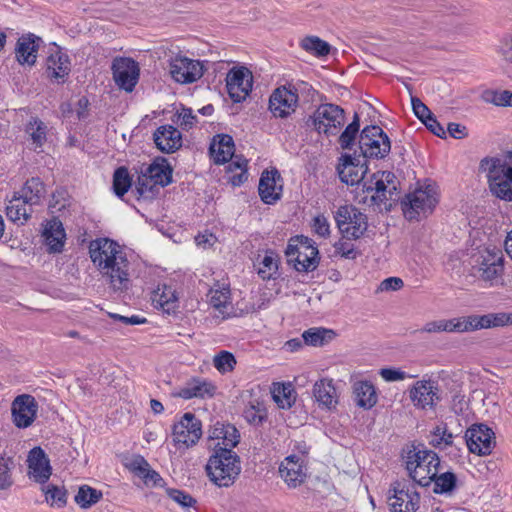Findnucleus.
<instances>
[{"instance_id":"obj_1","label":"nucleus","mask_w":512,"mask_h":512,"mask_svg":"<svg viewBox=\"0 0 512 512\" xmlns=\"http://www.w3.org/2000/svg\"><path fill=\"white\" fill-rule=\"evenodd\" d=\"M90 259L102 279L116 292L130 284V262L122 247L109 238H97L89 244Z\"/></svg>"},{"instance_id":"obj_2","label":"nucleus","mask_w":512,"mask_h":512,"mask_svg":"<svg viewBox=\"0 0 512 512\" xmlns=\"http://www.w3.org/2000/svg\"><path fill=\"white\" fill-rule=\"evenodd\" d=\"M479 171L485 173L492 195L504 201H512V152L483 158L479 163Z\"/></svg>"},{"instance_id":"obj_3","label":"nucleus","mask_w":512,"mask_h":512,"mask_svg":"<svg viewBox=\"0 0 512 512\" xmlns=\"http://www.w3.org/2000/svg\"><path fill=\"white\" fill-rule=\"evenodd\" d=\"M206 471L210 480L218 487L234 484L241 472L240 457L229 448H218L210 456Z\"/></svg>"},{"instance_id":"obj_4","label":"nucleus","mask_w":512,"mask_h":512,"mask_svg":"<svg viewBox=\"0 0 512 512\" xmlns=\"http://www.w3.org/2000/svg\"><path fill=\"white\" fill-rule=\"evenodd\" d=\"M440 458L431 450H410L406 457V469L411 479L420 486H429L439 473Z\"/></svg>"},{"instance_id":"obj_5","label":"nucleus","mask_w":512,"mask_h":512,"mask_svg":"<svg viewBox=\"0 0 512 512\" xmlns=\"http://www.w3.org/2000/svg\"><path fill=\"white\" fill-rule=\"evenodd\" d=\"M446 323L447 332H471L512 324V313L500 312L485 315H469L446 320Z\"/></svg>"},{"instance_id":"obj_6","label":"nucleus","mask_w":512,"mask_h":512,"mask_svg":"<svg viewBox=\"0 0 512 512\" xmlns=\"http://www.w3.org/2000/svg\"><path fill=\"white\" fill-rule=\"evenodd\" d=\"M301 89L310 90L311 86L301 81L295 85L287 84L274 89L269 97V111L272 115L281 119L291 116L298 107V92Z\"/></svg>"},{"instance_id":"obj_7","label":"nucleus","mask_w":512,"mask_h":512,"mask_svg":"<svg viewBox=\"0 0 512 512\" xmlns=\"http://www.w3.org/2000/svg\"><path fill=\"white\" fill-rule=\"evenodd\" d=\"M345 120V111L332 103L321 104L309 118L314 129L327 137L337 135Z\"/></svg>"},{"instance_id":"obj_8","label":"nucleus","mask_w":512,"mask_h":512,"mask_svg":"<svg viewBox=\"0 0 512 512\" xmlns=\"http://www.w3.org/2000/svg\"><path fill=\"white\" fill-rule=\"evenodd\" d=\"M472 268L480 279L492 284L504 272V254L502 250L496 247H486L479 251Z\"/></svg>"},{"instance_id":"obj_9","label":"nucleus","mask_w":512,"mask_h":512,"mask_svg":"<svg viewBox=\"0 0 512 512\" xmlns=\"http://www.w3.org/2000/svg\"><path fill=\"white\" fill-rule=\"evenodd\" d=\"M437 203L438 193L435 185L426 184L406 196V200L402 202L403 212L406 218L412 220L420 214L431 213Z\"/></svg>"},{"instance_id":"obj_10","label":"nucleus","mask_w":512,"mask_h":512,"mask_svg":"<svg viewBox=\"0 0 512 512\" xmlns=\"http://www.w3.org/2000/svg\"><path fill=\"white\" fill-rule=\"evenodd\" d=\"M335 220L339 231L348 240L361 238L368 228L367 216L351 205L340 206Z\"/></svg>"},{"instance_id":"obj_11","label":"nucleus","mask_w":512,"mask_h":512,"mask_svg":"<svg viewBox=\"0 0 512 512\" xmlns=\"http://www.w3.org/2000/svg\"><path fill=\"white\" fill-rule=\"evenodd\" d=\"M359 145L365 158L383 159L391 150L389 137L376 125L367 126L362 130Z\"/></svg>"},{"instance_id":"obj_12","label":"nucleus","mask_w":512,"mask_h":512,"mask_svg":"<svg viewBox=\"0 0 512 512\" xmlns=\"http://www.w3.org/2000/svg\"><path fill=\"white\" fill-rule=\"evenodd\" d=\"M202 436L201 421L191 412L185 413L172 428V440L178 448L194 446Z\"/></svg>"},{"instance_id":"obj_13","label":"nucleus","mask_w":512,"mask_h":512,"mask_svg":"<svg viewBox=\"0 0 512 512\" xmlns=\"http://www.w3.org/2000/svg\"><path fill=\"white\" fill-rule=\"evenodd\" d=\"M204 64L196 59L177 54L169 59V72L172 79L180 84H191L204 74Z\"/></svg>"},{"instance_id":"obj_14","label":"nucleus","mask_w":512,"mask_h":512,"mask_svg":"<svg viewBox=\"0 0 512 512\" xmlns=\"http://www.w3.org/2000/svg\"><path fill=\"white\" fill-rule=\"evenodd\" d=\"M318 254V249L307 237H302L299 245L289 244L286 249L289 261L294 262L296 270L300 272L314 271L319 264Z\"/></svg>"},{"instance_id":"obj_15","label":"nucleus","mask_w":512,"mask_h":512,"mask_svg":"<svg viewBox=\"0 0 512 512\" xmlns=\"http://www.w3.org/2000/svg\"><path fill=\"white\" fill-rule=\"evenodd\" d=\"M388 505L391 512H416L419 508L420 495L413 484L395 482L390 489Z\"/></svg>"},{"instance_id":"obj_16","label":"nucleus","mask_w":512,"mask_h":512,"mask_svg":"<svg viewBox=\"0 0 512 512\" xmlns=\"http://www.w3.org/2000/svg\"><path fill=\"white\" fill-rule=\"evenodd\" d=\"M366 191H374L371 199L378 205L387 201H395L398 196L397 178L393 172L378 171L372 175L371 185L366 188Z\"/></svg>"},{"instance_id":"obj_17","label":"nucleus","mask_w":512,"mask_h":512,"mask_svg":"<svg viewBox=\"0 0 512 512\" xmlns=\"http://www.w3.org/2000/svg\"><path fill=\"white\" fill-rule=\"evenodd\" d=\"M113 79L116 85L125 90L132 92L138 83L140 68L138 63L129 57H116L111 66Z\"/></svg>"},{"instance_id":"obj_18","label":"nucleus","mask_w":512,"mask_h":512,"mask_svg":"<svg viewBox=\"0 0 512 512\" xmlns=\"http://www.w3.org/2000/svg\"><path fill=\"white\" fill-rule=\"evenodd\" d=\"M281 479L289 488L301 486L307 479L306 456L291 454L283 459L279 466Z\"/></svg>"},{"instance_id":"obj_19","label":"nucleus","mask_w":512,"mask_h":512,"mask_svg":"<svg viewBox=\"0 0 512 512\" xmlns=\"http://www.w3.org/2000/svg\"><path fill=\"white\" fill-rule=\"evenodd\" d=\"M38 408V403L32 395L16 396L11 403L12 423L19 429L30 427L37 417Z\"/></svg>"},{"instance_id":"obj_20","label":"nucleus","mask_w":512,"mask_h":512,"mask_svg":"<svg viewBox=\"0 0 512 512\" xmlns=\"http://www.w3.org/2000/svg\"><path fill=\"white\" fill-rule=\"evenodd\" d=\"M465 442L471 453L489 455L495 447L494 432L484 424L473 425L465 433Z\"/></svg>"},{"instance_id":"obj_21","label":"nucleus","mask_w":512,"mask_h":512,"mask_svg":"<svg viewBox=\"0 0 512 512\" xmlns=\"http://www.w3.org/2000/svg\"><path fill=\"white\" fill-rule=\"evenodd\" d=\"M240 441L237 428L229 423L216 422L208 431V446L216 451L218 448L233 449Z\"/></svg>"},{"instance_id":"obj_22","label":"nucleus","mask_w":512,"mask_h":512,"mask_svg":"<svg viewBox=\"0 0 512 512\" xmlns=\"http://www.w3.org/2000/svg\"><path fill=\"white\" fill-rule=\"evenodd\" d=\"M226 86L231 99L240 102L252 89V76L245 68H233L227 74Z\"/></svg>"},{"instance_id":"obj_23","label":"nucleus","mask_w":512,"mask_h":512,"mask_svg":"<svg viewBox=\"0 0 512 512\" xmlns=\"http://www.w3.org/2000/svg\"><path fill=\"white\" fill-rule=\"evenodd\" d=\"M216 385L209 379L201 377H192L185 382L176 392L175 397L189 400L192 398H212L216 393Z\"/></svg>"},{"instance_id":"obj_24","label":"nucleus","mask_w":512,"mask_h":512,"mask_svg":"<svg viewBox=\"0 0 512 512\" xmlns=\"http://www.w3.org/2000/svg\"><path fill=\"white\" fill-rule=\"evenodd\" d=\"M439 389L430 380L417 381L409 390V397L416 408L426 409L433 407L439 401Z\"/></svg>"},{"instance_id":"obj_25","label":"nucleus","mask_w":512,"mask_h":512,"mask_svg":"<svg viewBox=\"0 0 512 512\" xmlns=\"http://www.w3.org/2000/svg\"><path fill=\"white\" fill-rule=\"evenodd\" d=\"M281 175L277 170L264 171L259 181V195L266 204H274L282 193Z\"/></svg>"},{"instance_id":"obj_26","label":"nucleus","mask_w":512,"mask_h":512,"mask_svg":"<svg viewBox=\"0 0 512 512\" xmlns=\"http://www.w3.org/2000/svg\"><path fill=\"white\" fill-rule=\"evenodd\" d=\"M71 71L69 56L58 47L46 60V73L49 79L63 83Z\"/></svg>"},{"instance_id":"obj_27","label":"nucleus","mask_w":512,"mask_h":512,"mask_svg":"<svg viewBox=\"0 0 512 512\" xmlns=\"http://www.w3.org/2000/svg\"><path fill=\"white\" fill-rule=\"evenodd\" d=\"M157 148L164 153H173L182 146V135L172 125H162L153 134Z\"/></svg>"},{"instance_id":"obj_28","label":"nucleus","mask_w":512,"mask_h":512,"mask_svg":"<svg viewBox=\"0 0 512 512\" xmlns=\"http://www.w3.org/2000/svg\"><path fill=\"white\" fill-rule=\"evenodd\" d=\"M29 474L35 481L45 483L51 476V466L44 450L40 447L33 448L28 455Z\"/></svg>"},{"instance_id":"obj_29","label":"nucleus","mask_w":512,"mask_h":512,"mask_svg":"<svg viewBox=\"0 0 512 512\" xmlns=\"http://www.w3.org/2000/svg\"><path fill=\"white\" fill-rule=\"evenodd\" d=\"M339 177L347 185H356L364 178L367 168L360 165L359 159L351 155H344L342 163L337 167Z\"/></svg>"},{"instance_id":"obj_30","label":"nucleus","mask_w":512,"mask_h":512,"mask_svg":"<svg viewBox=\"0 0 512 512\" xmlns=\"http://www.w3.org/2000/svg\"><path fill=\"white\" fill-rule=\"evenodd\" d=\"M210 154L215 164H223L234 155V141L227 134L217 135L210 145Z\"/></svg>"},{"instance_id":"obj_31","label":"nucleus","mask_w":512,"mask_h":512,"mask_svg":"<svg viewBox=\"0 0 512 512\" xmlns=\"http://www.w3.org/2000/svg\"><path fill=\"white\" fill-rule=\"evenodd\" d=\"M65 231L62 223L53 219L47 223L43 231L44 242L49 252H61L65 241Z\"/></svg>"},{"instance_id":"obj_32","label":"nucleus","mask_w":512,"mask_h":512,"mask_svg":"<svg viewBox=\"0 0 512 512\" xmlns=\"http://www.w3.org/2000/svg\"><path fill=\"white\" fill-rule=\"evenodd\" d=\"M154 307L161 309L163 312L170 314L177 308L178 298L175 290L167 285H159L151 296Z\"/></svg>"},{"instance_id":"obj_33","label":"nucleus","mask_w":512,"mask_h":512,"mask_svg":"<svg viewBox=\"0 0 512 512\" xmlns=\"http://www.w3.org/2000/svg\"><path fill=\"white\" fill-rule=\"evenodd\" d=\"M32 207L15 193L6 205V216L11 222L23 225L30 219Z\"/></svg>"},{"instance_id":"obj_34","label":"nucleus","mask_w":512,"mask_h":512,"mask_svg":"<svg viewBox=\"0 0 512 512\" xmlns=\"http://www.w3.org/2000/svg\"><path fill=\"white\" fill-rule=\"evenodd\" d=\"M353 395L357 406L363 409H371L377 403L376 388L369 381H357L353 384Z\"/></svg>"},{"instance_id":"obj_35","label":"nucleus","mask_w":512,"mask_h":512,"mask_svg":"<svg viewBox=\"0 0 512 512\" xmlns=\"http://www.w3.org/2000/svg\"><path fill=\"white\" fill-rule=\"evenodd\" d=\"M313 394L315 400L327 409L336 407L338 400L336 389L332 384V380L321 379L314 384Z\"/></svg>"},{"instance_id":"obj_36","label":"nucleus","mask_w":512,"mask_h":512,"mask_svg":"<svg viewBox=\"0 0 512 512\" xmlns=\"http://www.w3.org/2000/svg\"><path fill=\"white\" fill-rule=\"evenodd\" d=\"M38 46L33 35L22 36L16 46V58L20 64L34 65Z\"/></svg>"},{"instance_id":"obj_37","label":"nucleus","mask_w":512,"mask_h":512,"mask_svg":"<svg viewBox=\"0 0 512 512\" xmlns=\"http://www.w3.org/2000/svg\"><path fill=\"white\" fill-rule=\"evenodd\" d=\"M144 173L160 188L167 186L172 181V169L165 159L154 161Z\"/></svg>"},{"instance_id":"obj_38","label":"nucleus","mask_w":512,"mask_h":512,"mask_svg":"<svg viewBox=\"0 0 512 512\" xmlns=\"http://www.w3.org/2000/svg\"><path fill=\"white\" fill-rule=\"evenodd\" d=\"M208 296L210 305L219 311L223 319L226 318L229 315L228 308H231L229 287L217 285L210 289Z\"/></svg>"},{"instance_id":"obj_39","label":"nucleus","mask_w":512,"mask_h":512,"mask_svg":"<svg viewBox=\"0 0 512 512\" xmlns=\"http://www.w3.org/2000/svg\"><path fill=\"white\" fill-rule=\"evenodd\" d=\"M28 205H38L44 197V184L39 178H31L26 181L22 189L17 193Z\"/></svg>"},{"instance_id":"obj_40","label":"nucleus","mask_w":512,"mask_h":512,"mask_svg":"<svg viewBox=\"0 0 512 512\" xmlns=\"http://www.w3.org/2000/svg\"><path fill=\"white\" fill-rule=\"evenodd\" d=\"M25 132L28 134L35 151L46 142L47 126L38 118H32L28 122Z\"/></svg>"},{"instance_id":"obj_41","label":"nucleus","mask_w":512,"mask_h":512,"mask_svg":"<svg viewBox=\"0 0 512 512\" xmlns=\"http://www.w3.org/2000/svg\"><path fill=\"white\" fill-rule=\"evenodd\" d=\"M278 256L273 251H267L257 264V273L263 280L275 278L278 272Z\"/></svg>"},{"instance_id":"obj_42","label":"nucleus","mask_w":512,"mask_h":512,"mask_svg":"<svg viewBox=\"0 0 512 512\" xmlns=\"http://www.w3.org/2000/svg\"><path fill=\"white\" fill-rule=\"evenodd\" d=\"M300 47L306 52L316 56L324 57L330 53L331 46L328 42L318 36H306L300 41Z\"/></svg>"},{"instance_id":"obj_43","label":"nucleus","mask_w":512,"mask_h":512,"mask_svg":"<svg viewBox=\"0 0 512 512\" xmlns=\"http://www.w3.org/2000/svg\"><path fill=\"white\" fill-rule=\"evenodd\" d=\"M272 395L274 401L283 409L290 408L295 401L294 390L291 384H275Z\"/></svg>"},{"instance_id":"obj_44","label":"nucleus","mask_w":512,"mask_h":512,"mask_svg":"<svg viewBox=\"0 0 512 512\" xmlns=\"http://www.w3.org/2000/svg\"><path fill=\"white\" fill-rule=\"evenodd\" d=\"M102 498V492L94 489L88 485H83L79 488L78 493L75 495V502L81 508H89L96 504Z\"/></svg>"},{"instance_id":"obj_45","label":"nucleus","mask_w":512,"mask_h":512,"mask_svg":"<svg viewBox=\"0 0 512 512\" xmlns=\"http://www.w3.org/2000/svg\"><path fill=\"white\" fill-rule=\"evenodd\" d=\"M212 363L214 368L220 374H227L232 372L235 369L237 364V360L235 356L226 350H221L217 354L214 355L212 359Z\"/></svg>"},{"instance_id":"obj_46","label":"nucleus","mask_w":512,"mask_h":512,"mask_svg":"<svg viewBox=\"0 0 512 512\" xmlns=\"http://www.w3.org/2000/svg\"><path fill=\"white\" fill-rule=\"evenodd\" d=\"M454 436L447 430L446 424L437 425L431 432L430 444L439 449H445L453 444Z\"/></svg>"},{"instance_id":"obj_47","label":"nucleus","mask_w":512,"mask_h":512,"mask_svg":"<svg viewBox=\"0 0 512 512\" xmlns=\"http://www.w3.org/2000/svg\"><path fill=\"white\" fill-rule=\"evenodd\" d=\"M132 180L127 168L119 167L113 175V190L119 197L124 196L131 187Z\"/></svg>"},{"instance_id":"obj_48","label":"nucleus","mask_w":512,"mask_h":512,"mask_svg":"<svg viewBox=\"0 0 512 512\" xmlns=\"http://www.w3.org/2000/svg\"><path fill=\"white\" fill-rule=\"evenodd\" d=\"M333 331L324 328H314L305 331L302 338L305 344L311 346H322L324 343L331 339Z\"/></svg>"},{"instance_id":"obj_49","label":"nucleus","mask_w":512,"mask_h":512,"mask_svg":"<svg viewBox=\"0 0 512 512\" xmlns=\"http://www.w3.org/2000/svg\"><path fill=\"white\" fill-rule=\"evenodd\" d=\"M512 97V91L509 90H486L483 92L482 98L486 103L499 107H508Z\"/></svg>"},{"instance_id":"obj_50","label":"nucleus","mask_w":512,"mask_h":512,"mask_svg":"<svg viewBox=\"0 0 512 512\" xmlns=\"http://www.w3.org/2000/svg\"><path fill=\"white\" fill-rule=\"evenodd\" d=\"M135 189L142 198H151L156 193H158L160 187L158 184L154 183L144 172H142L138 176L137 183L135 185Z\"/></svg>"},{"instance_id":"obj_51","label":"nucleus","mask_w":512,"mask_h":512,"mask_svg":"<svg viewBox=\"0 0 512 512\" xmlns=\"http://www.w3.org/2000/svg\"><path fill=\"white\" fill-rule=\"evenodd\" d=\"M359 121V115L356 113L354 115L353 121L345 128V130L339 136V144L342 149H349L354 143V140L360 127Z\"/></svg>"},{"instance_id":"obj_52","label":"nucleus","mask_w":512,"mask_h":512,"mask_svg":"<svg viewBox=\"0 0 512 512\" xmlns=\"http://www.w3.org/2000/svg\"><path fill=\"white\" fill-rule=\"evenodd\" d=\"M432 482H434L433 490L435 493H446L455 487L456 476L452 472H443L439 475L437 474Z\"/></svg>"},{"instance_id":"obj_53","label":"nucleus","mask_w":512,"mask_h":512,"mask_svg":"<svg viewBox=\"0 0 512 512\" xmlns=\"http://www.w3.org/2000/svg\"><path fill=\"white\" fill-rule=\"evenodd\" d=\"M183 130H190L197 123V116L191 108L182 106L177 110L173 120Z\"/></svg>"},{"instance_id":"obj_54","label":"nucleus","mask_w":512,"mask_h":512,"mask_svg":"<svg viewBox=\"0 0 512 512\" xmlns=\"http://www.w3.org/2000/svg\"><path fill=\"white\" fill-rule=\"evenodd\" d=\"M496 52L503 62L512 64V31L501 37Z\"/></svg>"},{"instance_id":"obj_55","label":"nucleus","mask_w":512,"mask_h":512,"mask_svg":"<svg viewBox=\"0 0 512 512\" xmlns=\"http://www.w3.org/2000/svg\"><path fill=\"white\" fill-rule=\"evenodd\" d=\"M45 494L47 502L51 505L62 507L66 504V491L57 486H48Z\"/></svg>"},{"instance_id":"obj_56","label":"nucleus","mask_w":512,"mask_h":512,"mask_svg":"<svg viewBox=\"0 0 512 512\" xmlns=\"http://www.w3.org/2000/svg\"><path fill=\"white\" fill-rule=\"evenodd\" d=\"M312 229L315 234L322 238H328L330 236V225L328 219L322 214L313 218Z\"/></svg>"},{"instance_id":"obj_57","label":"nucleus","mask_w":512,"mask_h":512,"mask_svg":"<svg viewBox=\"0 0 512 512\" xmlns=\"http://www.w3.org/2000/svg\"><path fill=\"white\" fill-rule=\"evenodd\" d=\"M12 461L10 458L0 456V489H6L11 484L10 465Z\"/></svg>"},{"instance_id":"obj_58","label":"nucleus","mask_w":512,"mask_h":512,"mask_svg":"<svg viewBox=\"0 0 512 512\" xmlns=\"http://www.w3.org/2000/svg\"><path fill=\"white\" fill-rule=\"evenodd\" d=\"M379 375L387 382L402 381L406 378H413V375H409L406 372L395 369V368H382L379 371Z\"/></svg>"},{"instance_id":"obj_59","label":"nucleus","mask_w":512,"mask_h":512,"mask_svg":"<svg viewBox=\"0 0 512 512\" xmlns=\"http://www.w3.org/2000/svg\"><path fill=\"white\" fill-rule=\"evenodd\" d=\"M411 104L414 114L421 122L432 114L430 109L417 97H411Z\"/></svg>"},{"instance_id":"obj_60","label":"nucleus","mask_w":512,"mask_h":512,"mask_svg":"<svg viewBox=\"0 0 512 512\" xmlns=\"http://www.w3.org/2000/svg\"><path fill=\"white\" fill-rule=\"evenodd\" d=\"M334 248H335V253L337 255H340L343 258L354 259L356 257V253H355L353 244H351L347 241L340 240V241L336 242L334 245Z\"/></svg>"},{"instance_id":"obj_61","label":"nucleus","mask_w":512,"mask_h":512,"mask_svg":"<svg viewBox=\"0 0 512 512\" xmlns=\"http://www.w3.org/2000/svg\"><path fill=\"white\" fill-rule=\"evenodd\" d=\"M168 494L172 500L179 503L183 507H191L195 503V500L189 494L183 491L172 489L168 492Z\"/></svg>"},{"instance_id":"obj_62","label":"nucleus","mask_w":512,"mask_h":512,"mask_svg":"<svg viewBox=\"0 0 512 512\" xmlns=\"http://www.w3.org/2000/svg\"><path fill=\"white\" fill-rule=\"evenodd\" d=\"M425 124L427 129H429L434 135L445 138L446 137V130L444 127L437 121L435 116L431 114L426 120L422 122Z\"/></svg>"},{"instance_id":"obj_63","label":"nucleus","mask_w":512,"mask_h":512,"mask_svg":"<svg viewBox=\"0 0 512 512\" xmlns=\"http://www.w3.org/2000/svg\"><path fill=\"white\" fill-rule=\"evenodd\" d=\"M148 466L149 463L142 456L134 457L128 464L130 471H132L138 477L144 475V472Z\"/></svg>"},{"instance_id":"obj_64","label":"nucleus","mask_w":512,"mask_h":512,"mask_svg":"<svg viewBox=\"0 0 512 512\" xmlns=\"http://www.w3.org/2000/svg\"><path fill=\"white\" fill-rule=\"evenodd\" d=\"M245 419L254 425L261 424L265 418L262 410L257 409L255 406H250L244 411Z\"/></svg>"}]
</instances>
